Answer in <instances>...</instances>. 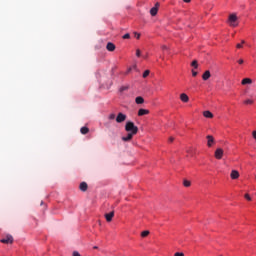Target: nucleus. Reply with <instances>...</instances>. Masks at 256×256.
<instances>
[{
	"mask_svg": "<svg viewBox=\"0 0 256 256\" xmlns=\"http://www.w3.org/2000/svg\"><path fill=\"white\" fill-rule=\"evenodd\" d=\"M136 57H141V50L139 49L136 50Z\"/></svg>",
	"mask_w": 256,
	"mask_h": 256,
	"instance_id": "obj_28",
	"label": "nucleus"
},
{
	"mask_svg": "<svg viewBox=\"0 0 256 256\" xmlns=\"http://www.w3.org/2000/svg\"><path fill=\"white\" fill-rule=\"evenodd\" d=\"M229 23L231 27H237L239 23H237V15L236 14H231L229 16Z\"/></svg>",
	"mask_w": 256,
	"mask_h": 256,
	"instance_id": "obj_3",
	"label": "nucleus"
},
{
	"mask_svg": "<svg viewBox=\"0 0 256 256\" xmlns=\"http://www.w3.org/2000/svg\"><path fill=\"white\" fill-rule=\"evenodd\" d=\"M231 179H237L239 177V171L232 170L230 174Z\"/></svg>",
	"mask_w": 256,
	"mask_h": 256,
	"instance_id": "obj_15",
	"label": "nucleus"
},
{
	"mask_svg": "<svg viewBox=\"0 0 256 256\" xmlns=\"http://www.w3.org/2000/svg\"><path fill=\"white\" fill-rule=\"evenodd\" d=\"M128 73H131V68H128L126 75H128Z\"/></svg>",
	"mask_w": 256,
	"mask_h": 256,
	"instance_id": "obj_38",
	"label": "nucleus"
},
{
	"mask_svg": "<svg viewBox=\"0 0 256 256\" xmlns=\"http://www.w3.org/2000/svg\"><path fill=\"white\" fill-rule=\"evenodd\" d=\"M108 119H110V120L115 119V114H110L109 117H108Z\"/></svg>",
	"mask_w": 256,
	"mask_h": 256,
	"instance_id": "obj_33",
	"label": "nucleus"
},
{
	"mask_svg": "<svg viewBox=\"0 0 256 256\" xmlns=\"http://www.w3.org/2000/svg\"><path fill=\"white\" fill-rule=\"evenodd\" d=\"M80 133H82V135H87V133H89V128L88 127H82L80 129Z\"/></svg>",
	"mask_w": 256,
	"mask_h": 256,
	"instance_id": "obj_18",
	"label": "nucleus"
},
{
	"mask_svg": "<svg viewBox=\"0 0 256 256\" xmlns=\"http://www.w3.org/2000/svg\"><path fill=\"white\" fill-rule=\"evenodd\" d=\"M135 102L137 103V105H143V103H145V99H143V97L138 96L135 99Z\"/></svg>",
	"mask_w": 256,
	"mask_h": 256,
	"instance_id": "obj_16",
	"label": "nucleus"
},
{
	"mask_svg": "<svg viewBox=\"0 0 256 256\" xmlns=\"http://www.w3.org/2000/svg\"><path fill=\"white\" fill-rule=\"evenodd\" d=\"M223 154H224V151L222 148H218L216 149L215 153H214V157L216 159H223Z\"/></svg>",
	"mask_w": 256,
	"mask_h": 256,
	"instance_id": "obj_6",
	"label": "nucleus"
},
{
	"mask_svg": "<svg viewBox=\"0 0 256 256\" xmlns=\"http://www.w3.org/2000/svg\"><path fill=\"white\" fill-rule=\"evenodd\" d=\"M149 73H151L149 70H145L143 73V78L147 79V77H149Z\"/></svg>",
	"mask_w": 256,
	"mask_h": 256,
	"instance_id": "obj_22",
	"label": "nucleus"
},
{
	"mask_svg": "<svg viewBox=\"0 0 256 256\" xmlns=\"http://www.w3.org/2000/svg\"><path fill=\"white\" fill-rule=\"evenodd\" d=\"M113 217H115L114 211L105 214V219L108 223H111V221H113Z\"/></svg>",
	"mask_w": 256,
	"mask_h": 256,
	"instance_id": "obj_8",
	"label": "nucleus"
},
{
	"mask_svg": "<svg viewBox=\"0 0 256 256\" xmlns=\"http://www.w3.org/2000/svg\"><path fill=\"white\" fill-rule=\"evenodd\" d=\"M211 77V72L209 70L205 71L202 75V79L203 81H207L209 80V78Z\"/></svg>",
	"mask_w": 256,
	"mask_h": 256,
	"instance_id": "obj_11",
	"label": "nucleus"
},
{
	"mask_svg": "<svg viewBox=\"0 0 256 256\" xmlns=\"http://www.w3.org/2000/svg\"><path fill=\"white\" fill-rule=\"evenodd\" d=\"M94 249H99V247H97V246H94Z\"/></svg>",
	"mask_w": 256,
	"mask_h": 256,
	"instance_id": "obj_41",
	"label": "nucleus"
},
{
	"mask_svg": "<svg viewBox=\"0 0 256 256\" xmlns=\"http://www.w3.org/2000/svg\"><path fill=\"white\" fill-rule=\"evenodd\" d=\"M129 89V86H122L120 87L119 91L120 93H123V91H127Z\"/></svg>",
	"mask_w": 256,
	"mask_h": 256,
	"instance_id": "obj_23",
	"label": "nucleus"
},
{
	"mask_svg": "<svg viewBox=\"0 0 256 256\" xmlns=\"http://www.w3.org/2000/svg\"><path fill=\"white\" fill-rule=\"evenodd\" d=\"M192 75H193L194 77H197V71L192 70Z\"/></svg>",
	"mask_w": 256,
	"mask_h": 256,
	"instance_id": "obj_34",
	"label": "nucleus"
},
{
	"mask_svg": "<svg viewBox=\"0 0 256 256\" xmlns=\"http://www.w3.org/2000/svg\"><path fill=\"white\" fill-rule=\"evenodd\" d=\"M161 48H162V51H169V47H167L165 45H163Z\"/></svg>",
	"mask_w": 256,
	"mask_h": 256,
	"instance_id": "obj_30",
	"label": "nucleus"
},
{
	"mask_svg": "<svg viewBox=\"0 0 256 256\" xmlns=\"http://www.w3.org/2000/svg\"><path fill=\"white\" fill-rule=\"evenodd\" d=\"M180 99H181V101H182L183 103H189V96H187V94H185V93H182V94L180 95Z\"/></svg>",
	"mask_w": 256,
	"mask_h": 256,
	"instance_id": "obj_12",
	"label": "nucleus"
},
{
	"mask_svg": "<svg viewBox=\"0 0 256 256\" xmlns=\"http://www.w3.org/2000/svg\"><path fill=\"white\" fill-rule=\"evenodd\" d=\"M251 83H253V80H251V78H244L242 80V85H251Z\"/></svg>",
	"mask_w": 256,
	"mask_h": 256,
	"instance_id": "obj_17",
	"label": "nucleus"
},
{
	"mask_svg": "<svg viewBox=\"0 0 256 256\" xmlns=\"http://www.w3.org/2000/svg\"><path fill=\"white\" fill-rule=\"evenodd\" d=\"M158 11H159V2H157L155 6L150 9V15H152V17H155Z\"/></svg>",
	"mask_w": 256,
	"mask_h": 256,
	"instance_id": "obj_7",
	"label": "nucleus"
},
{
	"mask_svg": "<svg viewBox=\"0 0 256 256\" xmlns=\"http://www.w3.org/2000/svg\"><path fill=\"white\" fill-rule=\"evenodd\" d=\"M253 139H256V130L252 132Z\"/></svg>",
	"mask_w": 256,
	"mask_h": 256,
	"instance_id": "obj_35",
	"label": "nucleus"
},
{
	"mask_svg": "<svg viewBox=\"0 0 256 256\" xmlns=\"http://www.w3.org/2000/svg\"><path fill=\"white\" fill-rule=\"evenodd\" d=\"M126 119H127V115L120 112L116 117V123H123V121H125Z\"/></svg>",
	"mask_w": 256,
	"mask_h": 256,
	"instance_id": "obj_5",
	"label": "nucleus"
},
{
	"mask_svg": "<svg viewBox=\"0 0 256 256\" xmlns=\"http://www.w3.org/2000/svg\"><path fill=\"white\" fill-rule=\"evenodd\" d=\"M143 115H149V110L143 109V108L139 109L138 110V116L143 117Z\"/></svg>",
	"mask_w": 256,
	"mask_h": 256,
	"instance_id": "obj_10",
	"label": "nucleus"
},
{
	"mask_svg": "<svg viewBox=\"0 0 256 256\" xmlns=\"http://www.w3.org/2000/svg\"><path fill=\"white\" fill-rule=\"evenodd\" d=\"M134 35H135L136 39H141V34L135 32Z\"/></svg>",
	"mask_w": 256,
	"mask_h": 256,
	"instance_id": "obj_29",
	"label": "nucleus"
},
{
	"mask_svg": "<svg viewBox=\"0 0 256 256\" xmlns=\"http://www.w3.org/2000/svg\"><path fill=\"white\" fill-rule=\"evenodd\" d=\"M183 185H184V187H191V181H189V180H184V181H183Z\"/></svg>",
	"mask_w": 256,
	"mask_h": 256,
	"instance_id": "obj_21",
	"label": "nucleus"
},
{
	"mask_svg": "<svg viewBox=\"0 0 256 256\" xmlns=\"http://www.w3.org/2000/svg\"><path fill=\"white\" fill-rule=\"evenodd\" d=\"M14 239L11 234H7L4 238L0 240V243H4L5 245H12Z\"/></svg>",
	"mask_w": 256,
	"mask_h": 256,
	"instance_id": "obj_2",
	"label": "nucleus"
},
{
	"mask_svg": "<svg viewBox=\"0 0 256 256\" xmlns=\"http://www.w3.org/2000/svg\"><path fill=\"white\" fill-rule=\"evenodd\" d=\"M123 39H130L131 38V35L129 33H126L123 35L122 37Z\"/></svg>",
	"mask_w": 256,
	"mask_h": 256,
	"instance_id": "obj_26",
	"label": "nucleus"
},
{
	"mask_svg": "<svg viewBox=\"0 0 256 256\" xmlns=\"http://www.w3.org/2000/svg\"><path fill=\"white\" fill-rule=\"evenodd\" d=\"M243 45H245V40H241V43L236 44V48L243 49Z\"/></svg>",
	"mask_w": 256,
	"mask_h": 256,
	"instance_id": "obj_19",
	"label": "nucleus"
},
{
	"mask_svg": "<svg viewBox=\"0 0 256 256\" xmlns=\"http://www.w3.org/2000/svg\"><path fill=\"white\" fill-rule=\"evenodd\" d=\"M191 67H194V69H197V67H199L197 60L192 61Z\"/></svg>",
	"mask_w": 256,
	"mask_h": 256,
	"instance_id": "obj_20",
	"label": "nucleus"
},
{
	"mask_svg": "<svg viewBox=\"0 0 256 256\" xmlns=\"http://www.w3.org/2000/svg\"><path fill=\"white\" fill-rule=\"evenodd\" d=\"M207 147H213L215 145V138L212 135H207Z\"/></svg>",
	"mask_w": 256,
	"mask_h": 256,
	"instance_id": "obj_4",
	"label": "nucleus"
},
{
	"mask_svg": "<svg viewBox=\"0 0 256 256\" xmlns=\"http://www.w3.org/2000/svg\"><path fill=\"white\" fill-rule=\"evenodd\" d=\"M239 65H243L244 61L243 59L238 60Z\"/></svg>",
	"mask_w": 256,
	"mask_h": 256,
	"instance_id": "obj_37",
	"label": "nucleus"
},
{
	"mask_svg": "<svg viewBox=\"0 0 256 256\" xmlns=\"http://www.w3.org/2000/svg\"><path fill=\"white\" fill-rule=\"evenodd\" d=\"M72 256H81V254H80L78 251H74V252L72 253Z\"/></svg>",
	"mask_w": 256,
	"mask_h": 256,
	"instance_id": "obj_32",
	"label": "nucleus"
},
{
	"mask_svg": "<svg viewBox=\"0 0 256 256\" xmlns=\"http://www.w3.org/2000/svg\"><path fill=\"white\" fill-rule=\"evenodd\" d=\"M244 197L247 199V201H251V196H249V194H245Z\"/></svg>",
	"mask_w": 256,
	"mask_h": 256,
	"instance_id": "obj_31",
	"label": "nucleus"
},
{
	"mask_svg": "<svg viewBox=\"0 0 256 256\" xmlns=\"http://www.w3.org/2000/svg\"><path fill=\"white\" fill-rule=\"evenodd\" d=\"M184 3H191V0H183Z\"/></svg>",
	"mask_w": 256,
	"mask_h": 256,
	"instance_id": "obj_39",
	"label": "nucleus"
},
{
	"mask_svg": "<svg viewBox=\"0 0 256 256\" xmlns=\"http://www.w3.org/2000/svg\"><path fill=\"white\" fill-rule=\"evenodd\" d=\"M125 131H127V135L122 137V141L128 142L133 139L134 135H137L139 133V128L135 126V123L128 121L125 125Z\"/></svg>",
	"mask_w": 256,
	"mask_h": 256,
	"instance_id": "obj_1",
	"label": "nucleus"
},
{
	"mask_svg": "<svg viewBox=\"0 0 256 256\" xmlns=\"http://www.w3.org/2000/svg\"><path fill=\"white\" fill-rule=\"evenodd\" d=\"M107 51H115V44L108 42L106 45Z\"/></svg>",
	"mask_w": 256,
	"mask_h": 256,
	"instance_id": "obj_13",
	"label": "nucleus"
},
{
	"mask_svg": "<svg viewBox=\"0 0 256 256\" xmlns=\"http://www.w3.org/2000/svg\"><path fill=\"white\" fill-rule=\"evenodd\" d=\"M173 141H175V138H174V137H170V138H169V142H170V143H173Z\"/></svg>",
	"mask_w": 256,
	"mask_h": 256,
	"instance_id": "obj_36",
	"label": "nucleus"
},
{
	"mask_svg": "<svg viewBox=\"0 0 256 256\" xmlns=\"http://www.w3.org/2000/svg\"><path fill=\"white\" fill-rule=\"evenodd\" d=\"M79 189H80V191H83V193H85V191H87V189H89V186L87 185V182L80 183Z\"/></svg>",
	"mask_w": 256,
	"mask_h": 256,
	"instance_id": "obj_9",
	"label": "nucleus"
},
{
	"mask_svg": "<svg viewBox=\"0 0 256 256\" xmlns=\"http://www.w3.org/2000/svg\"><path fill=\"white\" fill-rule=\"evenodd\" d=\"M174 256H185V254L183 252H176Z\"/></svg>",
	"mask_w": 256,
	"mask_h": 256,
	"instance_id": "obj_27",
	"label": "nucleus"
},
{
	"mask_svg": "<svg viewBox=\"0 0 256 256\" xmlns=\"http://www.w3.org/2000/svg\"><path fill=\"white\" fill-rule=\"evenodd\" d=\"M245 105H253V100L248 99L246 101H244Z\"/></svg>",
	"mask_w": 256,
	"mask_h": 256,
	"instance_id": "obj_25",
	"label": "nucleus"
},
{
	"mask_svg": "<svg viewBox=\"0 0 256 256\" xmlns=\"http://www.w3.org/2000/svg\"><path fill=\"white\" fill-rule=\"evenodd\" d=\"M149 231L148 230H145L141 233V237H147L149 235Z\"/></svg>",
	"mask_w": 256,
	"mask_h": 256,
	"instance_id": "obj_24",
	"label": "nucleus"
},
{
	"mask_svg": "<svg viewBox=\"0 0 256 256\" xmlns=\"http://www.w3.org/2000/svg\"><path fill=\"white\" fill-rule=\"evenodd\" d=\"M188 153H190V155H193V150H188Z\"/></svg>",
	"mask_w": 256,
	"mask_h": 256,
	"instance_id": "obj_40",
	"label": "nucleus"
},
{
	"mask_svg": "<svg viewBox=\"0 0 256 256\" xmlns=\"http://www.w3.org/2000/svg\"><path fill=\"white\" fill-rule=\"evenodd\" d=\"M204 117H206V119H213V113H211V111L207 110L203 112Z\"/></svg>",
	"mask_w": 256,
	"mask_h": 256,
	"instance_id": "obj_14",
	"label": "nucleus"
}]
</instances>
